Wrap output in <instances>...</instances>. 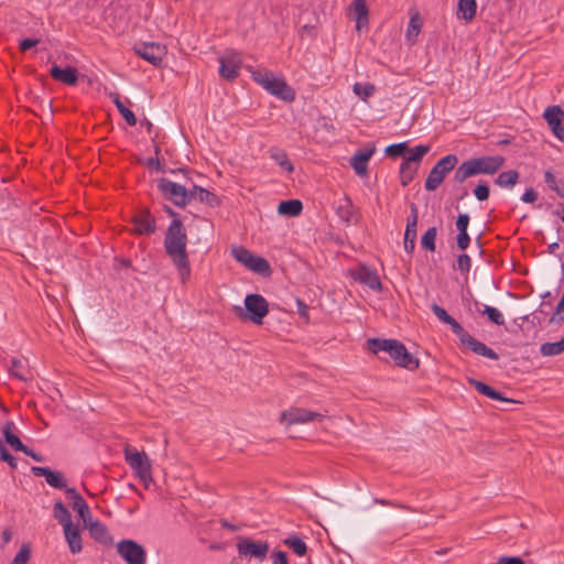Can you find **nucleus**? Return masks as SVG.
Wrapping results in <instances>:
<instances>
[{"label":"nucleus","instance_id":"1","mask_svg":"<svg viewBox=\"0 0 564 564\" xmlns=\"http://www.w3.org/2000/svg\"><path fill=\"white\" fill-rule=\"evenodd\" d=\"M164 212L173 219L169 225L164 237V250L177 269L182 283H185L191 275V263L186 251L187 235L178 214L170 206H164Z\"/></svg>","mask_w":564,"mask_h":564},{"label":"nucleus","instance_id":"2","mask_svg":"<svg viewBox=\"0 0 564 564\" xmlns=\"http://www.w3.org/2000/svg\"><path fill=\"white\" fill-rule=\"evenodd\" d=\"M431 308L440 321L451 326L452 332L457 335L462 345H465L476 355L484 356L492 360H497L499 358L495 350L487 347L484 343L477 340L468 332H466L464 327L446 312L445 308L437 305L436 303L432 304Z\"/></svg>","mask_w":564,"mask_h":564},{"label":"nucleus","instance_id":"3","mask_svg":"<svg viewBox=\"0 0 564 564\" xmlns=\"http://www.w3.org/2000/svg\"><path fill=\"white\" fill-rule=\"evenodd\" d=\"M367 348L373 354L388 352L399 367L415 370L420 366L419 359L411 355L406 347L397 339L370 338L367 340Z\"/></svg>","mask_w":564,"mask_h":564},{"label":"nucleus","instance_id":"4","mask_svg":"<svg viewBox=\"0 0 564 564\" xmlns=\"http://www.w3.org/2000/svg\"><path fill=\"white\" fill-rule=\"evenodd\" d=\"M252 79L261 85L271 95L284 101H293L295 99L294 89L288 85L282 77L275 76L267 69H257L252 72Z\"/></svg>","mask_w":564,"mask_h":564},{"label":"nucleus","instance_id":"5","mask_svg":"<svg viewBox=\"0 0 564 564\" xmlns=\"http://www.w3.org/2000/svg\"><path fill=\"white\" fill-rule=\"evenodd\" d=\"M232 257L247 269L262 276H269L272 273L270 263L263 257L253 254L242 246H234L231 248Z\"/></svg>","mask_w":564,"mask_h":564},{"label":"nucleus","instance_id":"6","mask_svg":"<svg viewBox=\"0 0 564 564\" xmlns=\"http://www.w3.org/2000/svg\"><path fill=\"white\" fill-rule=\"evenodd\" d=\"M124 458L128 465L135 471L139 479L144 484L145 488L152 482L151 463L145 453L138 452L127 446L124 448Z\"/></svg>","mask_w":564,"mask_h":564},{"label":"nucleus","instance_id":"7","mask_svg":"<svg viewBox=\"0 0 564 564\" xmlns=\"http://www.w3.org/2000/svg\"><path fill=\"white\" fill-rule=\"evenodd\" d=\"M458 158L455 154H447L436 162L430 171L424 187L429 192H433L443 183L446 174L455 169Z\"/></svg>","mask_w":564,"mask_h":564},{"label":"nucleus","instance_id":"8","mask_svg":"<svg viewBox=\"0 0 564 564\" xmlns=\"http://www.w3.org/2000/svg\"><path fill=\"white\" fill-rule=\"evenodd\" d=\"M158 188L163 197L171 200L175 206L185 207L188 204L189 194L184 185L162 177L158 181Z\"/></svg>","mask_w":564,"mask_h":564},{"label":"nucleus","instance_id":"9","mask_svg":"<svg viewBox=\"0 0 564 564\" xmlns=\"http://www.w3.org/2000/svg\"><path fill=\"white\" fill-rule=\"evenodd\" d=\"M246 316L245 318L251 321L256 325H262L263 318L269 313V303L260 294H248L245 297Z\"/></svg>","mask_w":564,"mask_h":564},{"label":"nucleus","instance_id":"10","mask_svg":"<svg viewBox=\"0 0 564 564\" xmlns=\"http://www.w3.org/2000/svg\"><path fill=\"white\" fill-rule=\"evenodd\" d=\"M117 552L127 564H145L147 562L145 549L133 540H121L117 544Z\"/></svg>","mask_w":564,"mask_h":564},{"label":"nucleus","instance_id":"11","mask_svg":"<svg viewBox=\"0 0 564 564\" xmlns=\"http://www.w3.org/2000/svg\"><path fill=\"white\" fill-rule=\"evenodd\" d=\"M474 175L489 174L492 175L498 172L505 164V158L501 155H488L473 158L468 160Z\"/></svg>","mask_w":564,"mask_h":564},{"label":"nucleus","instance_id":"12","mask_svg":"<svg viewBox=\"0 0 564 564\" xmlns=\"http://www.w3.org/2000/svg\"><path fill=\"white\" fill-rule=\"evenodd\" d=\"M324 414L313 412L302 408H291L280 414V422L286 425L303 424L312 421H322Z\"/></svg>","mask_w":564,"mask_h":564},{"label":"nucleus","instance_id":"13","mask_svg":"<svg viewBox=\"0 0 564 564\" xmlns=\"http://www.w3.org/2000/svg\"><path fill=\"white\" fill-rule=\"evenodd\" d=\"M133 224V232L140 236H151L156 230L155 217L149 208H140L131 219Z\"/></svg>","mask_w":564,"mask_h":564},{"label":"nucleus","instance_id":"14","mask_svg":"<svg viewBox=\"0 0 564 564\" xmlns=\"http://www.w3.org/2000/svg\"><path fill=\"white\" fill-rule=\"evenodd\" d=\"M134 52L137 55L148 61L153 66H160L162 64L163 57L166 54V48L164 45L159 43H140L134 45Z\"/></svg>","mask_w":564,"mask_h":564},{"label":"nucleus","instance_id":"15","mask_svg":"<svg viewBox=\"0 0 564 564\" xmlns=\"http://www.w3.org/2000/svg\"><path fill=\"white\" fill-rule=\"evenodd\" d=\"M350 276L370 288L373 291L381 292L382 283L376 270L370 269L366 264H360L356 269L349 271Z\"/></svg>","mask_w":564,"mask_h":564},{"label":"nucleus","instance_id":"16","mask_svg":"<svg viewBox=\"0 0 564 564\" xmlns=\"http://www.w3.org/2000/svg\"><path fill=\"white\" fill-rule=\"evenodd\" d=\"M219 75L223 78L232 82L238 77L239 69L242 64V59L239 53L234 51L227 52L226 56L219 58Z\"/></svg>","mask_w":564,"mask_h":564},{"label":"nucleus","instance_id":"17","mask_svg":"<svg viewBox=\"0 0 564 564\" xmlns=\"http://www.w3.org/2000/svg\"><path fill=\"white\" fill-rule=\"evenodd\" d=\"M237 550L240 555L263 561L269 552V543L262 541H253L251 539H240L237 544Z\"/></svg>","mask_w":564,"mask_h":564},{"label":"nucleus","instance_id":"18","mask_svg":"<svg viewBox=\"0 0 564 564\" xmlns=\"http://www.w3.org/2000/svg\"><path fill=\"white\" fill-rule=\"evenodd\" d=\"M543 117L553 134L564 141V110L560 106H550L544 110Z\"/></svg>","mask_w":564,"mask_h":564},{"label":"nucleus","instance_id":"19","mask_svg":"<svg viewBox=\"0 0 564 564\" xmlns=\"http://www.w3.org/2000/svg\"><path fill=\"white\" fill-rule=\"evenodd\" d=\"M31 471L35 477H45L46 482L55 489L66 488V479L61 471H55L48 467L40 466H33Z\"/></svg>","mask_w":564,"mask_h":564},{"label":"nucleus","instance_id":"20","mask_svg":"<svg viewBox=\"0 0 564 564\" xmlns=\"http://www.w3.org/2000/svg\"><path fill=\"white\" fill-rule=\"evenodd\" d=\"M376 149L372 147V148H369V149H362V150H358L350 159V165L352 166V169L355 170V172L360 175V176H364L367 174V170H368V162L370 160V158L373 155Z\"/></svg>","mask_w":564,"mask_h":564},{"label":"nucleus","instance_id":"21","mask_svg":"<svg viewBox=\"0 0 564 564\" xmlns=\"http://www.w3.org/2000/svg\"><path fill=\"white\" fill-rule=\"evenodd\" d=\"M50 75L56 82H61L63 84L73 86L77 83L78 72L75 67L67 66L66 68H61L57 65H53L50 69Z\"/></svg>","mask_w":564,"mask_h":564},{"label":"nucleus","instance_id":"22","mask_svg":"<svg viewBox=\"0 0 564 564\" xmlns=\"http://www.w3.org/2000/svg\"><path fill=\"white\" fill-rule=\"evenodd\" d=\"M87 528L89 530L90 536L96 542L101 543L104 545H111L113 543V540L109 534L108 529L100 521H90Z\"/></svg>","mask_w":564,"mask_h":564},{"label":"nucleus","instance_id":"23","mask_svg":"<svg viewBox=\"0 0 564 564\" xmlns=\"http://www.w3.org/2000/svg\"><path fill=\"white\" fill-rule=\"evenodd\" d=\"M468 382L475 387V389L490 398V399H494V400H498V401H502V402H507V403H517L516 400H512V399H509V398H506L501 392L495 390L494 388H491L490 386H488L487 383L485 382H481V381H478L474 378H468Z\"/></svg>","mask_w":564,"mask_h":564},{"label":"nucleus","instance_id":"24","mask_svg":"<svg viewBox=\"0 0 564 564\" xmlns=\"http://www.w3.org/2000/svg\"><path fill=\"white\" fill-rule=\"evenodd\" d=\"M15 424L12 421H7L2 429V435L4 438V442L14 451L22 452L25 449V446L20 437L14 433Z\"/></svg>","mask_w":564,"mask_h":564},{"label":"nucleus","instance_id":"25","mask_svg":"<svg viewBox=\"0 0 564 564\" xmlns=\"http://www.w3.org/2000/svg\"><path fill=\"white\" fill-rule=\"evenodd\" d=\"M63 529H64L65 539L69 546V551L73 554L79 553L83 549V545H82V535H80L78 527H76L72 523Z\"/></svg>","mask_w":564,"mask_h":564},{"label":"nucleus","instance_id":"26","mask_svg":"<svg viewBox=\"0 0 564 564\" xmlns=\"http://www.w3.org/2000/svg\"><path fill=\"white\" fill-rule=\"evenodd\" d=\"M476 0H458L457 17L459 19H463L466 22H470L476 15Z\"/></svg>","mask_w":564,"mask_h":564},{"label":"nucleus","instance_id":"27","mask_svg":"<svg viewBox=\"0 0 564 564\" xmlns=\"http://www.w3.org/2000/svg\"><path fill=\"white\" fill-rule=\"evenodd\" d=\"M303 204L299 199L282 200L278 206V212L281 215L295 217L302 213Z\"/></svg>","mask_w":564,"mask_h":564},{"label":"nucleus","instance_id":"28","mask_svg":"<svg viewBox=\"0 0 564 564\" xmlns=\"http://www.w3.org/2000/svg\"><path fill=\"white\" fill-rule=\"evenodd\" d=\"M337 215L343 221H345L348 225L357 220L355 216V208L350 198L345 197L343 199V202L337 207Z\"/></svg>","mask_w":564,"mask_h":564},{"label":"nucleus","instance_id":"29","mask_svg":"<svg viewBox=\"0 0 564 564\" xmlns=\"http://www.w3.org/2000/svg\"><path fill=\"white\" fill-rule=\"evenodd\" d=\"M9 371L12 376L21 381L32 380V375L29 369H23V362L18 358H12L9 366Z\"/></svg>","mask_w":564,"mask_h":564},{"label":"nucleus","instance_id":"30","mask_svg":"<svg viewBox=\"0 0 564 564\" xmlns=\"http://www.w3.org/2000/svg\"><path fill=\"white\" fill-rule=\"evenodd\" d=\"M270 158L274 160L283 170L289 173L294 171V166L289 160V156L284 150L272 148L270 149Z\"/></svg>","mask_w":564,"mask_h":564},{"label":"nucleus","instance_id":"31","mask_svg":"<svg viewBox=\"0 0 564 564\" xmlns=\"http://www.w3.org/2000/svg\"><path fill=\"white\" fill-rule=\"evenodd\" d=\"M54 518L63 528L72 524V514L62 501H56L53 507Z\"/></svg>","mask_w":564,"mask_h":564},{"label":"nucleus","instance_id":"32","mask_svg":"<svg viewBox=\"0 0 564 564\" xmlns=\"http://www.w3.org/2000/svg\"><path fill=\"white\" fill-rule=\"evenodd\" d=\"M110 97L112 98V101L116 105L118 111L124 118L126 122L131 127L135 126L137 118L134 113L126 107V105L121 101L120 96L118 94H110Z\"/></svg>","mask_w":564,"mask_h":564},{"label":"nucleus","instance_id":"33","mask_svg":"<svg viewBox=\"0 0 564 564\" xmlns=\"http://www.w3.org/2000/svg\"><path fill=\"white\" fill-rule=\"evenodd\" d=\"M419 166L403 160L400 166V182L402 186H408L414 178Z\"/></svg>","mask_w":564,"mask_h":564},{"label":"nucleus","instance_id":"34","mask_svg":"<svg viewBox=\"0 0 564 564\" xmlns=\"http://www.w3.org/2000/svg\"><path fill=\"white\" fill-rule=\"evenodd\" d=\"M423 22L420 17V14L416 12L414 13L409 22V26L406 30V39L409 42L414 43L416 41V37L422 29Z\"/></svg>","mask_w":564,"mask_h":564},{"label":"nucleus","instance_id":"35","mask_svg":"<svg viewBox=\"0 0 564 564\" xmlns=\"http://www.w3.org/2000/svg\"><path fill=\"white\" fill-rule=\"evenodd\" d=\"M519 181V173L516 170L501 172L495 180V183L500 187L514 186Z\"/></svg>","mask_w":564,"mask_h":564},{"label":"nucleus","instance_id":"36","mask_svg":"<svg viewBox=\"0 0 564 564\" xmlns=\"http://www.w3.org/2000/svg\"><path fill=\"white\" fill-rule=\"evenodd\" d=\"M283 543L299 556H304L307 552L306 543L297 535L286 538Z\"/></svg>","mask_w":564,"mask_h":564},{"label":"nucleus","instance_id":"37","mask_svg":"<svg viewBox=\"0 0 564 564\" xmlns=\"http://www.w3.org/2000/svg\"><path fill=\"white\" fill-rule=\"evenodd\" d=\"M436 236H437V228L436 227H431L429 228L422 236L421 238V246L423 249L427 250V251H435L436 249V245H435V241H436Z\"/></svg>","mask_w":564,"mask_h":564},{"label":"nucleus","instance_id":"38","mask_svg":"<svg viewBox=\"0 0 564 564\" xmlns=\"http://www.w3.org/2000/svg\"><path fill=\"white\" fill-rule=\"evenodd\" d=\"M470 176H474V172L471 170V166L467 161H464L456 170H455V173H454V177H453V181L455 183H463L465 182L468 177Z\"/></svg>","mask_w":564,"mask_h":564},{"label":"nucleus","instance_id":"39","mask_svg":"<svg viewBox=\"0 0 564 564\" xmlns=\"http://www.w3.org/2000/svg\"><path fill=\"white\" fill-rule=\"evenodd\" d=\"M564 351V345L562 340L554 343H544L540 347V352L543 356H556Z\"/></svg>","mask_w":564,"mask_h":564},{"label":"nucleus","instance_id":"40","mask_svg":"<svg viewBox=\"0 0 564 564\" xmlns=\"http://www.w3.org/2000/svg\"><path fill=\"white\" fill-rule=\"evenodd\" d=\"M354 93L360 97L362 100H366L376 91V86L371 83H356L352 87Z\"/></svg>","mask_w":564,"mask_h":564},{"label":"nucleus","instance_id":"41","mask_svg":"<svg viewBox=\"0 0 564 564\" xmlns=\"http://www.w3.org/2000/svg\"><path fill=\"white\" fill-rule=\"evenodd\" d=\"M200 203L208 205L209 207H217L220 204L218 196L206 188H198V198Z\"/></svg>","mask_w":564,"mask_h":564},{"label":"nucleus","instance_id":"42","mask_svg":"<svg viewBox=\"0 0 564 564\" xmlns=\"http://www.w3.org/2000/svg\"><path fill=\"white\" fill-rule=\"evenodd\" d=\"M430 151V147L429 145H424V144H420V145H416L414 149H413V152L410 156L408 158H404V161L409 162V163H412V164H416L419 166V163L421 162L422 158L429 153Z\"/></svg>","mask_w":564,"mask_h":564},{"label":"nucleus","instance_id":"43","mask_svg":"<svg viewBox=\"0 0 564 564\" xmlns=\"http://www.w3.org/2000/svg\"><path fill=\"white\" fill-rule=\"evenodd\" d=\"M482 315H486L490 322L494 324L501 326L505 324V319L502 314L499 310L491 307V306H485L482 311H479Z\"/></svg>","mask_w":564,"mask_h":564},{"label":"nucleus","instance_id":"44","mask_svg":"<svg viewBox=\"0 0 564 564\" xmlns=\"http://www.w3.org/2000/svg\"><path fill=\"white\" fill-rule=\"evenodd\" d=\"M415 240H416V228L414 229V228L405 227L403 246H404V250L410 254L414 251Z\"/></svg>","mask_w":564,"mask_h":564},{"label":"nucleus","instance_id":"45","mask_svg":"<svg viewBox=\"0 0 564 564\" xmlns=\"http://www.w3.org/2000/svg\"><path fill=\"white\" fill-rule=\"evenodd\" d=\"M31 546L29 543L22 544L20 547V551L15 554L14 558L12 560L11 564H28V562L31 558Z\"/></svg>","mask_w":564,"mask_h":564},{"label":"nucleus","instance_id":"46","mask_svg":"<svg viewBox=\"0 0 564 564\" xmlns=\"http://www.w3.org/2000/svg\"><path fill=\"white\" fill-rule=\"evenodd\" d=\"M409 147L405 142H402V143H395V144H391V145H388L384 150L386 154L390 158H399V156H403L404 153L408 151Z\"/></svg>","mask_w":564,"mask_h":564},{"label":"nucleus","instance_id":"47","mask_svg":"<svg viewBox=\"0 0 564 564\" xmlns=\"http://www.w3.org/2000/svg\"><path fill=\"white\" fill-rule=\"evenodd\" d=\"M0 460L6 462L11 468L15 469L18 466L17 459L8 452L0 441Z\"/></svg>","mask_w":564,"mask_h":564},{"label":"nucleus","instance_id":"48","mask_svg":"<svg viewBox=\"0 0 564 564\" xmlns=\"http://www.w3.org/2000/svg\"><path fill=\"white\" fill-rule=\"evenodd\" d=\"M474 195L480 202L488 199L490 195V188L487 183L478 184L474 189Z\"/></svg>","mask_w":564,"mask_h":564},{"label":"nucleus","instance_id":"49","mask_svg":"<svg viewBox=\"0 0 564 564\" xmlns=\"http://www.w3.org/2000/svg\"><path fill=\"white\" fill-rule=\"evenodd\" d=\"M352 8L356 17L366 18L369 14L368 7L366 4V0H355L352 2Z\"/></svg>","mask_w":564,"mask_h":564},{"label":"nucleus","instance_id":"50","mask_svg":"<svg viewBox=\"0 0 564 564\" xmlns=\"http://www.w3.org/2000/svg\"><path fill=\"white\" fill-rule=\"evenodd\" d=\"M470 267H471L470 257L467 253L459 254L458 259H457V269L460 272L466 273L470 270Z\"/></svg>","mask_w":564,"mask_h":564},{"label":"nucleus","instance_id":"51","mask_svg":"<svg viewBox=\"0 0 564 564\" xmlns=\"http://www.w3.org/2000/svg\"><path fill=\"white\" fill-rule=\"evenodd\" d=\"M419 219L417 206L412 203L410 206V216L408 217L406 227L416 228Z\"/></svg>","mask_w":564,"mask_h":564},{"label":"nucleus","instance_id":"52","mask_svg":"<svg viewBox=\"0 0 564 564\" xmlns=\"http://www.w3.org/2000/svg\"><path fill=\"white\" fill-rule=\"evenodd\" d=\"M456 240H457V247L460 250H466L470 242L469 235L465 230H462L460 232H458Z\"/></svg>","mask_w":564,"mask_h":564},{"label":"nucleus","instance_id":"53","mask_svg":"<svg viewBox=\"0 0 564 564\" xmlns=\"http://www.w3.org/2000/svg\"><path fill=\"white\" fill-rule=\"evenodd\" d=\"M455 225L458 232H460L462 230L467 231L469 225V216L467 214H459L456 218Z\"/></svg>","mask_w":564,"mask_h":564},{"label":"nucleus","instance_id":"54","mask_svg":"<svg viewBox=\"0 0 564 564\" xmlns=\"http://www.w3.org/2000/svg\"><path fill=\"white\" fill-rule=\"evenodd\" d=\"M296 305H297V313L305 321V323L310 322V315H308V305L305 304L302 300L296 299Z\"/></svg>","mask_w":564,"mask_h":564},{"label":"nucleus","instance_id":"55","mask_svg":"<svg viewBox=\"0 0 564 564\" xmlns=\"http://www.w3.org/2000/svg\"><path fill=\"white\" fill-rule=\"evenodd\" d=\"M272 564H289L286 553L284 551H274L272 553Z\"/></svg>","mask_w":564,"mask_h":564},{"label":"nucleus","instance_id":"56","mask_svg":"<svg viewBox=\"0 0 564 564\" xmlns=\"http://www.w3.org/2000/svg\"><path fill=\"white\" fill-rule=\"evenodd\" d=\"M40 43L39 39H24L20 42L19 48L21 52H26L28 50L34 47Z\"/></svg>","mask_w":564,"mask_h":564},{"label":"nucleus","instance_id":"57","mask_svg":"<svg viewBox=\"0 0 564 564\" xmlns=\"http://www.w3.org/2000/svg\"><path fill=\"white\" fill-rule=\"evenodd\" d=\"M497 564H527L519 556H501L498 558Z\"/></svg>","mask_w":564,"mask_h":564},{"label":"nucleus","instance_id":"58","mask_svg":"<svg viewBox=\"0 0 564 564\" xmlns=\"http://www.w3.org/2000/svg\"><path fill=\"white\" fill-rule=\"evenodd\" d=\"M536 198L538 193L533 188H528L521 197L522 202L524 203H533L536 200Z\"/></svg>","mask_w":564,"mask_h":564},{"label":"nucleus","instance_id":"59","mask_svg":"<svg viewBox=\"0 0 564 564\" xmlns=\"http://www.w3.org/2000/svg\"><path fill=\"white\" fill-rule=\"evenodd\" d=\"M77 513H78L79 518L83 520L84 525L87 528L89 522L93 521L89 507L87 506L86 510H84V509L79 510Z\"/></svg>","mask_w":564,"mask_h":564},{"label":"nucleus","instance_id":"60","mask_svg":"<svg viewBox=\"0 0 564 564\" xmlns=\"http://www.w3.org/2000/svg\"><path fill=\"white\" fill-rule=\"evenodd\" d=\"M87 502L85 501V499L82 497V498H76V500H73V509L78 512L79 510H86V507H87Z\"/></svg>","mask_w":564,"mask_h":564},{"label":"nucleus","instance_id":"61","mask_svg":"<svg viewBox=\"0 0 564 564\" xmlns=\"http://www.w3.org/2000/svg\"><path fill=\"white\" fill-rule=\"evenodd\" d=\"M22 453H24L25 455L30 456L31 458H33L36 462H43L44 460L43 456L36 454L32 448H30L28 446H25V449L22 451Z\"/></svg>","mask_w":564,"mask_h":564},{"label":"nucleus","instance_id":"62","mask_svg":"<svg viewBox=\"0 0 564 564\" xmlns=\"http://www.w3.org/2000/svg\"><path fill=\"white\" fill-rule=\"evenodd\" d=\"M368 22H369L368 17H366V18L356 17V30L360 31L362 28H367Z\"/></svg>","mask_w":564,"mask_h":564},{"label":"nucleus","instance_id":"63","mask_svg":"<svg viewBox=\"0 0 564 564\" xmlns=\"http://www.w3.org/2000/svg\"><path fill=\"white\" fill-rule=\"evenodd\" d=\"M198 188H202L200 186L198 185H194L192 187V189H187V193L189 194L188 196V204L193 200V199H197L198 198Z\"/></svg>","mask_w":564,"mask_h":564},{"label":"nucleus","instance_id":"64","mask_svg":"<svg viewBox=\"0 0 564 564\" xmlns=\"http://www.w3.org/2000/svg\"><path fill=\"white\" fill-rule=\"evenodd\" d=\"M65 492L67 494V496L73 500H76V498H82V496L76 491L75 488H68L66 486V488H64Z\"/></svg>","mask_w":564,"mask_h":564}]
</instances>
